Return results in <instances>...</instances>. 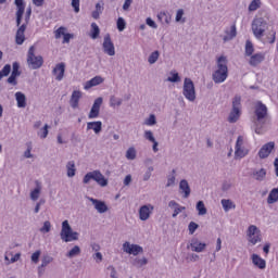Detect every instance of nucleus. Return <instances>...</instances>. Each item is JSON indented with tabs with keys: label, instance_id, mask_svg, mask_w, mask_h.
<instances>
[{
	"label": "nucleus",
	"instance_id": "ea45409f",
	"mask_svg": "<svg viewBox=\"0 0 278 278\" xmlns=\"http://www.w3.org/2000/svg\"><path fill=\"white\" fill-rule=\"evenodd\" d=\"M119 105H123V99H118L115 96L110 97V106L111 108H119Z\"/></svg>",
	"mask_w": 278,
	"mask_h": 278
},
{
	"label": "nucleus",
	"instance_id": "c85d7f7f",
	"mask_svg": "<svg viewBox=\"0 0 278 278\" xmlns=\"http://www.w3.org/2000/svg\"><path fill=\"white\" fill-rule=\"evenodd\" d=\"M252 177H254L256 181H264V179H266V169L261 168L258 170H254L252 173Z\"/></svg>",
	"mask_w": 278,
	"mask_h": 278
},
{
	"label": "nucleus",
	"instance_id": "393cba45",
	"mask_svg": "<svg viewBox=\"0 0 278 278\" xmlns=\"http://www.w3.org/2000/svg\"><path fill=\"white\" fill-rule=\"evenodd\" d=\"M226 36H224L223 40L224 42H229V40H233L236 36H238V31L236 29V24H233L230 29L225 30Z\"/></svg>",
	"mask_w": 278,
	"mask_h": 278
},
{
	"label": "nucleus",
	"instance_id": "6e6552de",
	"mask_svg": "<svg viewBox=\"0 0 278 278\" xmlns=\"http://www.w3.org/2000/svg\"><path fill=\"white\" fill-rule=\"evenodd\" d=\"M268 23L263 18H254L252 22V31L258 40L264 37V31H266Z\"/></svg>",
	"mask_w": 278,
	"mask_h": 278
},
{
	"label": "nucleus",
	"instance_id": "cd10ccee",
	"mask_svg": "<svg viewBox=\"0 0 278 278\" xmlns=\"http://www.w3.org/2000/svg\"><path fill=\"white\" fill-rule=\"evenodd\" d=\"M36 188L30 191V200L31 201H38L40 199V192L42 190V186L40 185V181L36 180Z\"/></svg>",
	"mask_w": 278,
	"mask_h": 278
},
{
	"label": "nucleus",
	"instance_id": "37998d69",
	"mask_svg": "<svg viewBox=\"0 0 278 278\" xmlns=\"http://www.w3.org/2000/svg\"><path fill=\"white\" fill-rule=\"evenodd\" d=\"M175 173H177V170L173 169L172 175L167 177L166 188H170L172 186H175V180H176Z\"/></svg>",
	"mask_w": 278,
	"mask_h": 278
},
{
	"label": "nucleus",
	"instance_id": "72a5a7b5",
	"mask_svg": "<svg viewBox=\"0 0 278 278\" xmlns=\"http://www.w3.org/2000/svg\"><path fill=\"white\" fill-rule=\"evenodd\" d=\"M255 52V48L253 47V42L251 40L245 41V56L251 58L253 53Z\"/></svg>",
	"mask_w": 278,
	"mask_h": 278
},
{
	"label": "nucleus",
	"instance_id": "412c9836",
	"mask_svg": "<svg viewBox=\"0 0 278 278\" xmlns=\"http://www.w3.org/2000/svg\"><path fill=\"white\" fill-rule=\"evenodd\" d=\"M79 99H81V91L74 90L70 99V105L73 110H77V108H79Z\"/></svg>",
	"mask_w": 278,
	"mask_h": 278
},
{
	"label": "nucleus",
	"instance_id": "c756f323",
	"mask_svg": "<svg viewBox=\"0 0 278 278\" xmlns=\"http://www.w3.org/2000/svg\"><path fill=\"white\" fill-rule=\"evenodd\" d=\"M278 201V188H274L267 198L268 205H273V203H277Z\"/></svg>",
	"mask_w": 278,
	"mask_h": 278
},
{
	"label": "nucleus",
	"instance_id": "49530a36",
	"mask_svg": "<svg viewBox=\"0 0 278 278\" xmlns=\"http://www.w3.org/2000/svg\"><path fill=\"white\" fill-rule=\"evenodd\" d=\"M15 42L16 45H23V42H25V33L17 30L15 35Z\"/></svg>",
	"mask_w": 278,
	"mask_h": 278
},
{
	"label": "nucleus",
	"instance_id": "473e14b6",
	"mask_svg": "<svg viewBox=\"0 0 278 278\" xmlns=\"http://www.w3.org/2000/svg\"><path fill=\"white\" fill-rule=\"evenodd\" d=\"M67 177H75L77 169L75 168V161H68L66 164Z\"/></svg>",
	"mask_w": 278,
	"mask_h": 278
},
{
	"label": "nucleus",
	"instance_id": "f03ea898",
	"mask_svg": "<svg viewBox=\"0 0 278 278\" xmlns=\"http://www.w3.org/2000/svg\"><path fill=\"white\" fill-rule=\"evenodd\" d=\"M254 114L256 116V122L254 123L255 128L254 131L258 136H262L266 130L264 129V125H266V122L264 118L268 116V108L266 104L262 103V101L256 102L254 106Z\"/></svg>",
	"mask_w": 278,
	"mask_h": 278
},
{
	"label": "nucleus",
	"instance_id": "39448f33",
	"mask_svg": "<svg viewBox=\"0 0 278 278\" xmlns=\"http://www.w3.org/2000/svg\"><path fill=\"white\" fill-rule=\"evenodd\" d=\"M27 64L33 71H38L45 64V60L41 55L36 56V48L31 46L27 53Z\"/></svg>",
	"mask_w": 278,
	"mask_h": 278
},
{
	"label": "nucleus",
	"instance_id": "9b49d317",
	"mask_svg": "<svg viewBox=\"0 0 278 278\" xmlns=\"http://www.w3.org/2000/svg\"><path fill=\"white\" fill-rule=\"evenodd\" d=\"M103 52L106 53V55L114 56L116 55V49L114 48V42H112V37L110 34H106L103 39L102 43Z\"/></svg>",
	"mask_w": 278,
	"mask_h": 278
},
{
	"label": "nucleus",
	"instance_id": "4468645a",
	"mask_svg": "<svg viewBox=\"0 0 278 278\" xmlns=\"http://www.w3.org/2000/svg\"><path fill=\"white\" fill-rule=\"evenodd\" d=\"M275 151V142L269 141L262 146V148L258 151V157L260 160H266Z\"/></svg>",
	"mask_w": 278,
	"mask_h": 278
},
{
	"label": "nucleus",
	"instance_id": "a18cd8bd",
	"mask_svg": "<svg viewBox=\"0 0 278 278\" xmlns=\"http://www.w3.org/2000/svg\"><path fill=\"white\" fill-rule=\"evenodd\" d=\"M157 18H159V21H161V23H166V25H168V23H170V17L165 12L159 13Z\"/></svg>",
	"mask_w": 278,
	"mask_h": 278
},
{
	"label": "nucleus",
	"instance_id": "f257e3e1",
	"mask_svg": "<svg viewBox=\"0 0 278 278\" xmlns=\"http://www.w3.org/2000/svg\"><path fill=\"white\" fill-rule=\"evenodd\" d=\"M227 64V56L222 55L217 58L216 70L212 74L214 84H223L229 77V67Z\"/></svg>",
	"mask_w": 278,
	"mask_h": 278
},
{
	"label": "nucleus",
	"instance_id": "5fc2aeb1",
	"mask_svg": "<svg viewBox=\"0 0 278 278\" xmlns=\"http://www.w3.org/2000/svg\"><path fill=\"white\" fill-rule=\"evenodd\" d=\"M51 262H53V258L51 256H43L41 260V268H47V265L51 264Z\"/></svg>",
	"mask_w": 278,
	"mask_h": 278
},
{
	"label": "nucleus",
	"instance_id": "7c9ffc66",
	"mask_svg": "<svg viewBox=\"0 0 278 278\" xmlns=\"http://www.w3.org/2000/svg\"><path fill=\"white\" fill-rule=\"evenodd\" d=\"M148 264L149 260L147 257H137L132 261V266H135V268H142V266H147Z\"/></svg>",
	"mask_w": 278,
	"mask_h": 278
},
{
	"label": "nucleus",
	"instance_id": "f704fd0d",
	"mask_svg": "<svg viewBox=\"0 0 278 278\" xmlns=\"http://www.w3.org/2000/svg\"><path fill=\"white\" fill-rule=\"evenodd\" d=\"M195 210L198 211L199 216H205V214H207V208L205 207V203H203V201H199L197 203Z\"/></svg>",
	"mask_w": 278,
	"mask_h": 278
},
{
	"label": "nucleus",
	"instance_id": "b1692460",
	"mask_svg": "<svg viewBox=\"0 0 278 278\" xmlns=\"http://www.w3.org/2000/svg\"><path fill=\"white\" fill-rule=\"evenodd\" d=\"M252 264L256 266V268H260L261 270H264L266 268V260L262 258L257 254H252Z\"/></svg>",
	"mask_w": 278,
	"mask_h": 278
},
{
	"label": "nucleus",
	"instance_id": "f3484780",
	"mask_svg": "<svg viewBox=\"0 0 278 278\" xmlns=\"http://www.w3.org/2000/svg\"><path fill=\"white\" fill-rule=\"evenodd\" d=\"M88 201L92 203V205L94 206V210H97L99 214H105V212H108L109 210L108 204H105L101 200H97L94 198H88Z\"/></svg>",
	"mask_w": 278,
	"mask_h": 278
},
{
	"label": "nucleus",
	"instance_id": "0e129e2a",
	"mask_svg": "<svg viewBox=\"0 0 278 278\" xmlns=\"http://www.w3.org/2000/svg\"><path fill=\"white\" fill-rule=\"evenodd\" d=\"M16 77L18 76H14L11 74V77L7 79L8 84H11V86H17L18 81H16Z\"/></svg>",
	"mask_w": 278,
	"mask_h": 278
},
{
	"label": "nucleus",
	"instance_id": "7ed1b4c3",
	"mask_svg": "<svg viewBox=\"0 0 278 278\" xmlns=\"http://www.w3.org/2000/svg\"><path fill=\"white\" fill-rule=\"evenodd\" d=\"M242 114V97L236 94L232 99V109L228 116V123H238Z\"/></svg>",
	"mask_w": 278,
	"mask_h": 278
},
{
	"label": "nucleus",
	"instance_id": "dca6fc26",
	"mask_svg": "<svg viewBox=\"0 0 278 278\" xmlns=\"http://www.w3.org/2000/svg\"><path fill=\"white\" fill-rule=\"evenodd\" d=\"M264 60H266V53L257 52L250 56L249 64L250 66H253L254 68H256V66H260V64H262Z\"/></svg>",
	"mask_w": 278,
	"mask_h": 278
},
{
	"label": "nucleus",
	"instance_id": "de8ad7c7",
	"mask_svg": "<svg viewBox=\"0 0 278 278\" xmlns=\"http://www.w3.org/2000/svg\"><path fill=\"white\" fill-rule=\"evenodd\" d=\"M125 27H127V22H125V18L118 17L117 18V29H118V31H125Z\"/></svg>",
	"mask_w": 278,
	"mask_h": 278
},
{
	"label": "nucleus",
	"instance_id": "a211bd4d",
	"mask_svg": "<svg viewBox=\"0 0 278 278\" xmlns=\"http://www.w3.org/2000/svg\"><path fill=\"white\" fill-rule=\"evenodd\" d=\"M52 73L55 75L56 81H62L64 73H66V64L64 62L56 64Z\"/></svg>",
	"mask_w": 278,
	"mask_h": 278
},
{
	"label": "nucleus",
	"instance_id": "58836bf2",
	"mask_svg": "<svg viewBox=\"0 0 278 278\" xmlns=\"http://www.w3.org/2000/svg\"><path fill=\"white\" fill-rule=\"evenodd\" d=\"M12 73V65L5 64L3 68L0 71V81L3 79V77H8Z\"/></svg>",
	"mask_w": 278,
	"mask_h": 278
},
{
	"label": "nucleus",
	"instance_id": "c9c22d12",
	"mask_svg": "<svg viewBox=\"0 0 278 278\" xmlns=\"http://www.w3.org/2000/svg\"><path fill=\"white\" fill-rule=\"evenodd\" d=\"M81 253V248H79V245H75L72 250H70L66 254V257H70V260H72V257H77V255H80Z\"/></svg>",
	"mask_w": 278,
	"mask_h": 278
},
{
	"label": "nucleus",
	"instance_id": "bb28decb",
	"mask_svg": "<svg viewBox=\"0 0 278 278\" xmlns=\"http://www.w3.org/2000/svg\"><path fill=\"white\" fill-rule=\"evenodd\" d=\"M15 101L17 103V108H27V97L25 93L17 91L15 93Z\"/></svg>",
	"mask_w": 278,
	"mask_h": 278
},
{
	"label": "nucleus",
	"instance_id": "c03bdc74",
	"mask_svg": "<svg viewBox=\"0 0 278 278\" xmlns=\"http://www.w3.org/2000/svg\"><path fill=\"white\" fill-rule=\"evenodd\" d=\"M66 27L61 26L59 27L56 30H54V37L56 40H60V38H62V36H64L66 33Z\"/></svg>",
	"mask_w": 278,
	"mask_h": 278
},
{
	"label": "nucleus",
	"instance_id": "e2e57ef3",
	"mask_svg": "<svg viewBox=\"0 0 278 278\" xmlns=\"http://www.w3.org/2000/svg\"><path fill=\"white\" fill-rule=\"evenodd\" d=\"M71 38H73V34L65 33L63 35V45H68V42H71Z\"/></svg>",
	"mask_w": 278,
	"mask_h": 278
},
{
	"label": "nucleus",
	"instance_id": "6ab92c4d",
	"mask_svg": "<svg viewBox=\"0 0 278 278\" xmlns=\"http://www.w3.org/2000/svg\"><path fill=\"white\" fill-rule=\"evenodd\" d=\"M151 211H153V206L142 205L139 208V218H140V220H149V218H151Z\"/></svg>",
	"mask_w": 278,
	"mask_h": 278
},
{
	"label": "nucleus",
	"instance_id": "2eb2a0df",
	"mask_svg": "<svg viewBox=\"0 0 278 278\" xmlns=\"http://www.w3.org/2000/svg\"><path fill=\"white\" fill-rule=\"evenodd\" d=\"M16 11V26L21 27V22L23 21V14H25V1L15 0Z\"/></svg>",
	"mask_w": 278,
	"mask_h": 278
},
{
	"label": "nucleus",
	"instance_id": "5701e85b",
	"mask_svg": "<svg viewBox=\"0 0 278 278\" xmlns=\"http://www.w3.org/2000/svg\"><path fill=\"white\" fill-rule=\"evenodd\" d=\"M179 190L181 192V194H184V199H188V197H190V193L192 192V190L190 189V185L188 184V180L182 179L179 182Z\"/></svg>",
	"mask_w": 278,
	"mask_h": 278
},
{
	"label": "nucleus",
	"instance_id": "3c124183",
	"mask_svg": "<svg viewBox=\"0 0 278 278\" xmlns=\"http://www.w3.org/2000/svg\"><path fill=\"white\" fill-rule=\"evenodd\" d=\"M39 231H40L41 233H49V231H51V222L46 220V222L43 223V226L39 229Z\"/></svg>",
	"mask_w": 278,
	"mask_h": 278
},
{
	"label": "nucleus",
	"instance_id": "f8f14e48",
	"mask_svg": "<svg viewBox=\"0 0 278 278\" xmlns=\"http://www.w3.org/2000/svg\"><path fill=\"white\" fill-rule=\"evenodd\" d=\"M124 253H128V255H140V253H144V249L139 244H131L128 241L123 243Z\"/></svg>",
	"mask_w": 278,
	"mask_h": 278
},
{
	"label": "nucleus",
	"instance_id": "8fccbe9b",
	"mask_svg": "<svg viewBox=\"0 0 278 278\" xmlns=\"http://www.w3.org/2000/svg\"><path fill=\"white\" fill-rule=\"evenodd\" d=\"M144 125H148V126H153V125H157V119L155 118V115L154 114H151L150 116H149V118H147L146 121H144Z\"/></svg>",
	"mask_w": 278,
	"mask_h": 278
},
{
	"label": "nucleus",
	"instance_id": "aec40b11",
	"mask_svg": "<svg viewBox=\"0 0 278 278\" xmlns=\"http://www.w3.org/2000/svg\"><path fill=\"white\" fill-rule=\"evenodd\" d=\"M90 130L94 131V134L99 136V134H101V131L103 130V123L101 121L88 122L87 131H90Z\"/></svg>",
	"mask_w": 278,
	"mask_h": 278
},
{
	"label": "nucleus",
	"instance_id": "9d476101",
	"mask_svg": "<svg viewBox=\"0 0 278 278\" xmlns=\"http://www.w3.org/2000/svg\"><path fill=\"white\" fill-rule=\"evenodd\" d=\"M244 144V138L239 136L237 138L236 147H235V160H242V157H247L249 151H247L242 146Z\"/></svg>",
	"mask_w": 278,
	"mask_h": 278
},
{
	"label": "nucleus",
	"instance_id": "423d86ee",
	"mask_svg": "<svg viewBox=\"0 0 278 278\" xmlns=\"http://www.w3.org/2000/svg\"><path fill=\"white\" fill-rule=\"evenodd\" d=\"M91 179L98 184V186H101V188H105L108 186V179L103 174H101V170L96 169L93 172H89L84 176L83 184H90Z\"/></svg>",
	"mask_w": 278,
	"mask_h": 278
},
{
	"label": "nucleus",
	"instance_id": "13d9d810",
	"mask_svg": "<svg viewBox=\"0 0 278 278\" xmlns=\"http://www.w3.org/2000/svg\"><path fill=\"white\" fill-rule=\"evenodd\" d=\"M42 252H40V250H37L35 253L31 254V262L34 264H38V262L40 261V255Z\"/></svg>",
	"mask_w": 278,
	"mask_h": 278
},
{
	"label": "nucleus",
	"instance_id": "1a4fd4ad",
	"mask_svg": "<svg viewBox=\"0 0 278 278\" xmlns=\"http://www.w3.org/2000/svg\"><path fill=\"white\" fill-rule=\"evenodd\" d=\"M247 236H248V241L253 247H255L257 242H262V230H260V228H257V226L255 225L249 226Z\"/></svg>",
	"mask_w": 278,
	"mask_h": 278
},
{
	"label": "nucleus",
	"instance_id": "e433bc0d",
	"mask_svg": "<svg viewBox=\"0 0 278 278\" xmlns=\"http://www.w3.org/2000/svg\"><path fill=\"white\" fill-rule=\"evenodd\" d=\"M262 8V0H252L249 4V12H255L256 10H260Z\"/></svg>",
	"mask_w": 278,
	"mask_h": 278
},
{
	"label": "nucleus",
	"instance_id": "a19ab883",
	"mask_svg": "<svg viewBox=\"0 0 278 278\" xmlns=\"http://www.w3.org/2000/svg\"><path fill=\"white\" fill-rule=\"evenodd\" d=\"M21 64L18 62H13L11 75H14L15 77H21Z\"/></svg>",
	"mask_w": 278,
	"mask_h": 278
},
{
	"label": "nucleus",
	"instance_id": "4be33fe9",
	"mask_svg": "<svg viewBox=\"0 0 278 278\" xmlns=\"http://www.w3.org/2000/svg\"><path fill=\"white\" fill-rule=\"evenodd\" d=\"M190 247H191V251H193L194 253H203V251H205V247H207V244L199 241V239H192Z\"/></svg>",
	"mask_w": 278,
	"mask_h": 278
},
{
	"label": "nucleus",
	"instance_id": "6e6d98bb",
	"mask_svg": "<svg viewBox=\"0 0 278 278\" xmlns=\"http://www.w3.org/2000/svg\"><path fill=\"white\" fill-rule=\"evenodd\" d=\"M167 81H170L172 84H177L181 81V77H179V73H174L172 77H167Z\"/></svg>",
	"mask_w": 278,
	"mask_h": 278
},
{
	"label": "nucleus",
	"instance_id": "4c0bfd02",
	"mask_svg": "<svg viewBox=\"0 0 278 278\" xmlns=\"http://www.w3.org/2000/svg\"><path fill=\"white\" fill-rule=\"evenodd\" d=\"M91 28L92 30L90 37L92 40H97V38H99V34H101V29H99V25H97V23H92Z\"/></svg>",
	"mask_w": 278,
	"mask_h": 278
},
{
	"label": "nucleus",
	"instance_id": "774afa93",
	"mask_svg": "<svg viewBox=\"0 0 278 278\" xmlns=\"http://www.w3.org/2000/svg\"><path fill=\"white\" fill-rule=\"evenodd\" d=\"M184 18V9H179L176 13V23H179Z\"/></svg>",
	"mask_w": 278,
	"mask_h": 278
},
{
	"label": "nucleus",
	"instance_id": "09e8293b",
	"mask_svg": "<svg viewBox=\"0 0 278 278\" xmlns=\"http://www.w3.org/2000/svg\"><path fill=\"white\" fill-rule=\"evenodd\" d=\"M38 136L41 139H45L47 136H49V126L47 124L38 131Z\"/></svg>",
	"mask_w": 278,
	"mask_h": 278
},
{
	"label": "nucleus",
	"instance_id": "052dcab7",
	"mask_svg": "<svg viewBox=\"0 0 278 278\" xmlns=\"http://www.w3.org/2000/svg\"><path fill=\"white\" fill-rule=\"evenodd\" d=\"M153 173V166L148 167L143 175V181H149L151 179V174Z\"/></svg>",
	"mask_w": 278,
	"mask_h": 278
},
{
	"label": "nucleus",
	"instance_id": "4d7b16f0",
	"mask_svg": "<svg viewBox=\"0 0 278 278\" xmlns=\"http://www.w3.org/2000/svg\"><path fill=\"white\" fill-rule=\"evenodd\" d=\"M186 210V206H181V205H178L174 208V213H173V218H177V216H179V214H181V212H185Z\"/></svg>",
	"mask_w": 278,
	"mask_h": 278
},
{
	"label": "nucleus",
	"instance_id": "2f4dec72",
	"mask_svg": "<svg viewBox=\"0 0 278 278\" xmlns=\"http://www.w3.org/2000/svg\"><path fill=\"white\" fill-rule=\"evenodd\" d=\"M222 207L224 208L225 212H229V210H236L233 201L227 199L222 200Z\"/></svg>",
	"mask_w": 278,
	"mask_h": 278
},
{
	"label": "nucleus",
	"instance_id": "a878e982",
	"mask_svg": "<svg viewBox=\"0 0 278 278\" xmlns=\"http://www.w3.org/2000/svg\"><path fill=\"white\" fill-rule=\"evenodd\" d=\"M103 77L96 76L86 83L85 90H90V88H94V86H100V84H103Z\"/></svg>",
	"mask_w": 278,
	"mask_h": 278
},
{
	"label": "nucleus",
	"instance_id": "0eeeda50",
	"mask_svg": "<svg viewBox=\"0 0 278 278\" xmlns=\"http://www.w3.org/2000/svg\"><path fill=\"white\" fill-rule=\"evenodd\" d=\"M182 94L187 101H197V90L194 89V81L190 78H185L182 86Z\"/></svg>",
	"mask_w": 278,
	"mask_h": 278
},
{
	"label": "nucleus",
	"instance_id": "69168bd1",
	"mask_svg": "<svg viewBox=\"0 0 278 278\" xmlns=\"http://www.w3.org/2000/svg\"><path fill=\"white\" fill-rule=\"evenodd\" d=\"M105 3L103 1H100L96 4V12H100V14H103V7Z\"/></svg>",
	"mask_w": 278,
	"mask_h": 278
},
{
	"label": "nucleus",
	"instance_id": "603ef678",
	"mask_svg": "<svg viewBox=\"0 0 278 278\" xmlns=\"http://www.w3.org/2000/svg\"><path fill=\"white\" fill-rule=\"evenodd\" d=\"M126 159L127 160H136V148H129L126 151Z\"/></svg>",
	"mask_w": 278,
	"mask_h": 278
},
{
	"label": "nucleus",
	"instance_id": "20e7f679",
	"mask_svg": "<svg viewBox=\"0 0 278 278\" xmlns=\"http://www.w3.org/2000/svg\"><path fill=\"white\" fill-rule=\"evenodd\" d=\"M60 237H61V240H63V242H73L75 240H79V232L73 231L71 224H68V220L65 219L62 223Z\"/></svg>",
	"mask_w": 278,
	"mask_h": 278
},
{
	"label": "nucleus",
	"instance_id": "680f3d73",
	"mask_svg": "<svg viewBox=\"0 0 278 278\" xmlns=\"http://www.w3.org/2000/svg\"><path fill=\"white\" fill-rule=\"evenodd\" d=\"M29 18H31V7H28L26 9V13H25V23H26V25H29Z\"/></svg>",
	"mask_w": 278,
	"mask_h": 278
},
{
	"label": "nucleus",
	"instance_id": "338daca9",
	"mask_svg": "<svg viewBox=\"0 0 278 278\" xmlns=\"http://www.w3.org/2000/svg\"><path fill=\"white\" fill-rule=\"evenodd\" d=\"M72 8H74V12L78 14L79 12V0H72Z\"/></svg>",
	"mask_w": 278,
	"mask_h": 278
},
{
	"label": "nucleus",
	"instance_id": "864d4df0",
	"mask_svg": "<svg viewBox=\"0 0 278 278\" xmlns=\"http://www.w3.org/2000/svg\"><path fill=\"white\" fill-rule=\"evenodd\" d=\"M197 229H199V224H197L194 222H190L188 225L189 235L193 236V233H194V231H197Z\"/></svg>",
	"mask_w": 278,
	"mask_h": 278
},
{
	"label": "nucleus",
	"instance_id": "79ce46f5",
	"mask_svg": "<svg viewBox=\"0 0 278 278\" xmlns=\"http://www.w3.org/2000/svg\"><path fill=\"white\" fill-rule=\"evenodd\" d=\"M157 60H160V51L155 50L154 52H152L149 55L148 62H149V64H155V62H157Z\"/></svg>",
	"mask_w": 278,
	"mask_h": 278
},
{
	"label": "nucleus",
	"instance_id": "ddd939ff",
	"mask_svg": "<svg viewBox=\"0 0 278 278\" xmlns=\"http://www.w3.org/2000/svg\"><path fill=\"white\" fill-rule=\"evenodd\" d=\"M101 105H103V98L99 97L94 100L88 114V118H99V114L101 113Z\"/></svg>",
	"mask_w": 278,
	"mask_h": 278
},
{
	"label": "nucleus",
	"instance_id": "bf43d9fd",
	"mask_svg": "<svg viewBox=\"0 0 278 278\" xmlns=\"http://www.w3.org/2000/svg\"><path fill=\"white\" fill-rule=\"evenodd\" d=\"M144 138H146V140H149L150 142H155V137H153V131H151V130L144 131Z\"/></svg>",
	"mask_w": 278,
	"mask_h": 278
}]
</instances>
